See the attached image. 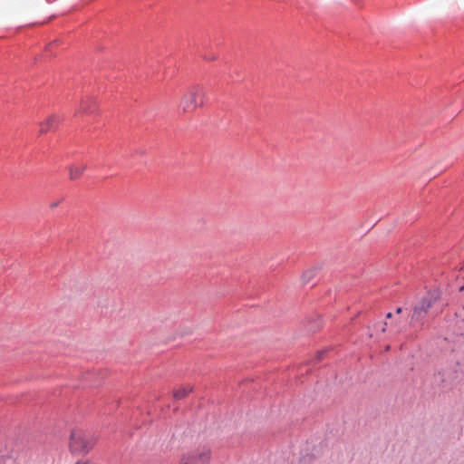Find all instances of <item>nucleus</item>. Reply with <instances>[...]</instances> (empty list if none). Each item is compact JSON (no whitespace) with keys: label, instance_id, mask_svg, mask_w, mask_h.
Segmentation results:
<instances>
[{"label":"nucleus","instance_id":"obj_1","mask_svg":"<svg viewBox=\"0 0 464 464\" xmlns=\"http://www.w3.org/2000/svg\"><path fill=\"white\" fill-rule=\"evenodd\" d=\"M440 294L438 290L428 292L413 307L410 324L422 325L428 315H437L442 312Z\"/></svg>","mask_w":464,"mask_h":464},{"label":"nucleus","instance_id":"obj_2","mask_svg":"<svg viewBox=\"0 0 464 464\" xmlns=\"http://www.w3.org/2000/svg\"><path fill=\"white\" fill-rule=\"evenodd\" d=\"M206 90L203 86L196 84L189 86L182 94L179 109L183 113H191L204 105Z\"/></svg>","mask_w":464,"mask_h":464},{"label":"nucleus","instance_id":"obj_3","mask_svg":"<svg viewBox=\"0 0 464 464\" xmlns=\"http://www.w3.org/2000/svg\"><path fill=\"white\" fill-rule=\"evenodd\" d=\"M96 438L81 430L73 431L71 435L70 448L72 452L87 453L95 445Z\"/></svg>","mask_w":464,"mask_h":464},{"label":"nucleus","instance_id":"obj_4","mask_svg":"<svg viewBox=\"0 0 464 464\" xmlns=\"http://www.w3.org/2000/svg\"><path fill=\"white\" fill-rule=\"evenodd\" d=\"M210 450L203 447L183 455L179 464H206L210 460Z\"/></svg>","mask_w":464,"mask_h":464},{"label":"nucleus","instance_id":"obj_5","mask_svg":"<svg viewBox=\"0 0 464 464\" xmlns=\"http://www.w3.org/2000/svg\"><path fill=\"white\" fill-rule=\"evenodd\" d=\"M59 124V119L55 115L49 116L45 121L40 123V133H47L56 129Z\"/></svg>","mask_w":464,"mask_h":464},{"label":"nucleus","instance_id":"obj_6","mask_svg":"<svg viewBox=\"0 0 464 464\" xmlns=\"http://www.w3.org/2000/svg\"><path fill=\"white\" fill-rule=\"evenodd\" d=\"M87 169L86 164H73L68 167L69 179L71 180L79 179Z\"/></svg>","mask_w":464,"mask_h":464},{"label":"nucleus","instance_id":"obj_7","mask_svg":"<svg viewBox=\"0 0 464 464\" xmlns=\"http://www.w3.org/2000/svg\"><path fill=\"white\" fill-rule=\"evenodd\" d=\"M92 107H94V102L92 99L83 100L77 111L78 114H87L92 112Z\"/></svg>","mask_w":464,"mask_h":464},{"label":"nucleus","instance_id":"obj_8","mask_svg":"<svg viewBox=\"0 0 464 464\" xmlns=\"http://www.w3.org/2000/svg\"><path fill=\"white\" fill-rule=\"evenodd\" d=\"M192 392V387L190 385H186L180 388H178L173 391V397L176 400H182L186 398Z\"/></svg>","mask_w":464,"mask_h":464},{"label":"nucleus","instance_id":"obj_9","mask_svg":"<svg viewBox=\"0 0 464 464\" xmlns=\"http://www.w3.org/2000/svg\"><path fill=\"white\" fill-rule=\"evenodd\" d=\"M60 202H61L60 200H57V201H53V202H52V203L50 204V208H57V207L59 206Z\"/></svg>","mask_w":464,"mask_h":464},{"label":"nucleus","instance_id":"obj_10","mask_svg":"<svg viewBox=\"0 0 464 464\" xmlns=\"http://www.w3.org/2000/svg\"><path fill=\"white\" fill-rule=\"evenodd\" d=\"M386 325H387V324H386V323H383V324H382V327H381V332H382V333H384V332L386 331Z\"/></svg>","mask_w":464,"mask_h":464},{"label":"nucleus","instance_id":"obj_11","mask_svg":"<svg viewBox=\"0 0 464 464\" xmlns=\"http://www.w3.org/2000/svg\"><path fill=\"white\" fill-rule=\"evenodd\" d=\"M75 464H90L89 461H78Z\"/></svg>","mask_w":464,"mask_h":464},{"label":"nucleus","instance_id":"obj_12","mask_svg":"<svg viewBox=\"0 0 464 464\" xmlns=\"http://www.w3.org/2000/svg\"><path fill=\"white\" fill-rule=\"evenodd\" d=\"M401 311H402V309H401V307H399V308H397V310H396V314H401Z\"/></svg>","mask_w":464,"mask_h":464},{"label":"nucleus","instance_id":"obj_13","mask_svg":"<svg viewBox=\"0 0 464 464\" xmlns=\"http://www.w3.org/2000/svg\"><path fill=\"white\" fill-rule=\"evenodd\" d=\"M392 313H388V314H386V318H392Z\"/></svg>","mask_w":464,"mask_h":464}]
</instances>
